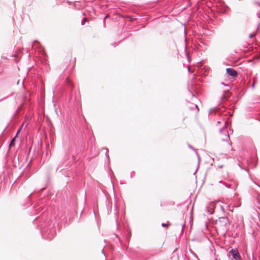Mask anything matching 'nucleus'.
I'll return each instance as SVG.
<instances>
[{"mask_svg":"<svg viewBox=\"0 0 260 260\" xmlns=\"http://www.w3.org/2000/svg\"><path fill=\"white\" fill-rule=\"evenodd\" d=\"M216 137L223 146H230V145L229 142V137L225 128L220 129L219 131L216 133Z\"/></svg>","mask_w":260,"mask_h":260,"instance_id":"1","label":"nucleus"},{"mask_svg":"<svg viewBox=\"0 0 260 260\" xmlns=\"http://www.w3.org/2000/svg\"><path fill=\"white\" fill-rule=\"evenodd\" d=\"M226 73L230 76L236 77L238 76L237 72L232 68H227L226 69Z\"/></svg>","mask_w":260,"mask_h":260,"instance_id":"2","label":"nucleus"},{"mask_svg":"<svg viewBox=\"0 0 260 260\" xmlns=\"http://www.w3.org/2000/svg\"><path fill=\"white\" fill-rule=\"evenodd\" d=\"M230 252L231 253L232 255L235 259H240L241 257H240V255L239 254L237 250L233 249L230 251Z\"/></svg>","mask_w":260,"mask_h":260,"instance_id":"3","label":"nucleus"},{"mask_svg":"<svg viewBox=\"0 0 260 260\" xmlns=\"http://www.w3.org/2000/svg\"><path fill=\"white\" fill-rule=\"evenodd\" d=\"M213 204H211L210 206L208 207V210L210 214H212L213 212Z\"/></svg>","mask_w":260,"mask_h":260,"instance_id":"4","label":"nucleus"},{"mask_svg":"<svg viewBox=\"0 0 260 260\" xmlns=\"http://www.w3.org/2000/svg\"><path fill=\"white\" fill-rule=\"evenodd\" d=\"M66 81L67 83L71 85V86H72V88H74V85H73V84H72V82L71 81L70 79L69 78H66Z\"/></svg>","mask_w":260,"mask_h":260,"instance_id":"5","label":"nucleus"},{"mask_svg":"<svg viewBox=\"0 0 260 260\" xmlns=\"http://www.w3.org/2000/svg\"><path fill=\"white\" fill-rule=\"evenodd\" d=\"M16 138H15V137L12 140L10 144V145H9V147H11L12 146H14V145H15V139Z\"/></svg>","mask_w":260,"mask_h":260,"instance_id":"6","label":"nucleus"},{"mask_svg":"<svg viewBox=\"0 0 260 260\" xmlns=\"http://www.w3.org/2000/svg\"><path fill=\"white\" fill-rule=\"evenodd\" d=\"M22 126H23V125H22V126L19 128V129H18V131H17V134H16V135L15 136V138H17V137H18V135H19V133L20 132V131H21V128H22Z\"/></svg>","mask_w":260,"mask_h":260,"instance_id":"7","label":"nucleus"},{"mask_svg":"<svg viewBox=\"0 0 260 260\" xmlns=\"http://www.w3.org/2000/svg\"><path fill=\"white\" fill-rule=\"evenodd\" d=\"M162 226H164V227H165V228H168V226H169V224H165V223H162Z\"/></svg>","mask_w":260,"mask_h":260,"instance_id":"8","label":"nucleus"},{"mask_svg":"<svg viewBox=\"0 0 260 260\" xmlns=\"http://www.w3.org/2000/svg\"><path fill=\"white\" fill-rule=\"evenodd\" d=\"M254 36V35L251 34L249 35V38H251L253 37Z\"/></svg>","mask_w":260,"mask_h":260,"instance_id":"9","label":"nucleus"},{"mask_svg":"<svg viewBox=\"0 0 260 260\" xmlns=\"http://www.w3.org/2000/svg\"><path fill=\"white\" fill-rule=\"evenodd\" d=\"M116 237L118 239V240H119V238L118 237V236H116Z\"/></svg>","mask_w":260,"mask_h":260,"instance_id":"10","label":"nucleus"}]
</instances>
